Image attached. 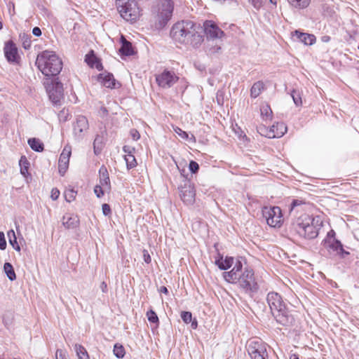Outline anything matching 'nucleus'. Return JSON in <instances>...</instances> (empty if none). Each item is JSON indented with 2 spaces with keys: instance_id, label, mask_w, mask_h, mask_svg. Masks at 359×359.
<instances>
[{
  "instance_id": "1",
  "label": "nucleus",
  "mask_w": 359,
  "mask_h": 359,
  "mask_svg": "<svg viewBox=\"0 0 359 359\" xmlns=\"http://www.w3.org/2000/svg\"><path fill=\"white\" fill-rule=\"evenodd\" d=\"M171 38L177 43L199 47L203 42L202 27L191 20L176 22L170 30Z\"/></svg>"
},
{
  "instance_id": "2",
  "label": "nucleus",
  "mask_w": 359,
  "mask_h": 359,
  "mask_svg": "<svg viewBox=\"0 0 359 359\" xmlns=\"http://www.w3.org/2000/svg\"><path fill=\"white\" fill-rule=\"evenodd\" d=\"M223 276L229 283H238L240 288L250 296L259 289L253 270L250 268L243 270V264L239 259L236 260L233 269L230 271L224 272Z\"/></svg>"
},
{
  "instance_id": "3",
  "label": "nucleus",
  "mask_w": 359,
  "mask_h": 359,
  "mask_svg": "<svg viewBox=\"0 0 359 359\" xmlns=\"http://www.w3.org/2000/svg\"><path fill=\"white\" fill-rule=\"evenodd\" d=\"M322 221L318 217L303 215L297 218L291 224V229L301 238L314 239L322 227Z\"/></svg>"
},
{
  "instance_id": "4",
  "label": "nucleus",
  "mask_w": 359,
  "mask_h": 359,
  "mask_svg": "<svg viewBox=\"0 0 359 359\" xmlns=\"http://www.w3.org/2000/svg\"><path fill=\"white\" fill-rule=\"evenodd\" d=\"M266 302L271 310V313L277 323L287 326L293 321V317L289 314L286 304L282 297L278 292H271L266 296Z\"/></svg>"
},
{
  "instance_id": "5",
  "label": "nucleus",
  "mask_w": 359,
  "mask_h": 359,
  "mask_svg": "<svg viewBox=\"0 0 359 359\" xmlns=\"http://www.w3.org/2000/svg\"><path fill=\"white\" fill-rule=\"evenodd\" d=\"M36 65L48 77L57 75L62 69V60L54 52L48 50L38 55Z\"/></svg>"
},
{
  "instance_id": "6",
  "label": "nucleus",
  "mask_w": 359,
  "mask_h": 359,
  "mask_svg": "<svg viewBox=\"0 0 359 359\" xmlns=\"http://www.w3.org/2000/svg\"><path fill=\"white\" fill-rule=\"evenodd\" d=\"M116 6L121 16L126 21L135 22L140 16V11L135 1L116 0Z\"/></svg>"
},
{
  "instance_id": "7",
  "label": "nucleus",
  "mask_w": 359,
  "mask_h": 359,
  "mask_svg": "<svg viewBox=\"0 0 359 359\" xmlns=\"http://www.w3.org/2000/svg\"><path fill=\"white\" fill-rule=\"evenodd\" d=\"M174 9V3L172 0H161L157 14L155 16V27L162 29L171 19Z\"/></svg>"
},
{
  "instance_id": "8",
  "label": "nucleus",
  "mask_w": 359,
  "mask_h": 359,
  "mask_svg": "<svg viewBox=\"0 0 359 359\" xmlns=\"http://www.w3.org/2000/svg\"><path fill=\"white\" fill-rule=\"evenodd\" d=\"M44 86L50 100L54 104H60L64 97L63 85L57 79H47Z\"/></svg>"
},
{
  "instance_id": "9",
  "label": "nucleus",
  "mask_w": 359,
  "mask_h": 359,
  "mask_svg": "<svg viewBox=\"0 0 359 359\" xmlns=\"http://www.w3.org/2000/svg\"><path fill=\"white\" fill-rule=\"evenodd\" d=\"M247 349L251 359L268 358L266 344L259 339L250 340Z\"/></svg>"
},
{
  "instance_id": "10",
  "label": "nucleus",
  "mask_w": 359,
  "mask_h": 359,
  "mask_svg": "<svg viewBox=\"0 0 359 359\" xmlns=\"http://www.w3.org/2000/svg\"><path fill=\"white\" fill-rule=\"evenodd\" d=\"M262 215L266 223L271 227H280L283 219L281 209L278 206L264 207L262 209Z\"/></svg>"
},
{
  "instance_id": "11",
  "label": "nucleus",
  "mask_w": 359,
  "mask_h": 359,
  "mask_svg": "<svg viewBox=\"0 0 359 359\" xmlns=\"http://www.w3.org/2000/svg\"><path fill=\"white\" fill-rule=\"evenodd\" d=\"M323 245L330 257L339 256L340 258H345L349 255V252L344 249L341 243L337 239H324Z\"/></svg>"
},
{
  "instance_id": "12",
  "label": "nucleus",
  "mask_w": 359,
  "mask_h": 359,
  "mask_svg": "<svg viewBox=\"0 0 359 359\" xmlns=\"http://www.w3.org/2000/svg\"><path fill=\"white\" fill-rule=\"evenodd\" d=\"M179 78L172 71L165 69L161 74L156 75V81L158 85L163 88L172 87Z\"/></svg>"
},
{
  "instance_id": "13",
  "label": "nucleus",
  "mask_w": 359,
  "mask_h": 359,
  "mask_svg": "<svg viewBox=\"0 0 359 359\" xmlns=\"http://www.w3.org/2000/svg\"><path fill=\"white\" fill-rule=\"evenodd\" d=\"M179 190L180 198L184 203L187 205L194 203L196 194L194 186L189 182H185L179 188Z\"/></svg>"
},
{
  "instance_id": "14",
  "label": "nucleus",
  "mask_w": 359,
  "mask_h": 359,
  "mask_svg": "<svg viewBox=\"0 0 359 359\" xmlns=\"http://www.w3.org/2000/svg\"><path fill=\"white\" fill-rule=\"evenodd\" d=\"M203 29L208 38L221 39L224 35V32L212 20L205 21Z\"/></svg>"
},
{
  "instance_id": "15",
  "label": "nucleus",
  "mask_w": 359,
  "mask_h": 359,
  "mask_svg": "<svg viewBox=\"0 0 359 359\" xmlns=\"http://www.w3.org/2000/svg\"><path fill=\"white\" fill-rule=\"evenodd\" d=\"M89 128L88 119L86 116L79 115L76 117L74 124V134L78 139L84 137Z\"/></svg>"
},
{
  "instance_id": "16",
  "label": "nucleus",
  "mask_w": 359,
  "mask_h": 359,
  "mask_svg": "<svg viewBox=\"0 0 359 359\" xmlns=\"http://www.w3.org/2000/svg\"><path fill=\"white\" fill-rule=\"evenodd\" d=\"M4 52L8 62L18 63L20 56L16 45L13 41H8L5 43Z\"/></svg>"
},
{
  "instance_id": "17",
  "label": "nucleus",
  "mask_w": 359,
  "mask_h": 359,
  "mask_svg": "<svg viewBox=\"0 0 359 359\" xmlns=\"http://www.w3.org/2000/svg\"><path fill=\"white\" fill-rule=\"evenodd\" d=\"M71 147H64L58 161V170L61 176H64L69 167V158L71 156Z\"/></svg>"
},
{
  "instance_id": "18",
  "label": "nucleus",
  "mask_w": 359,
  "mask_h": 359,
  "mask_svg": "<svg viewBox=\"0 0 359 359\" xmlns=\"http://www.w3.org/2000/svg\"><path fill=\"white\" fill-rule=\"evenodd\" d=\"M62 225L67 229H74L79 225L80 221L77 215L67 213L62 219Z\"/></svg>"
},
{
  "instance_id": "19",
  "label": "nucleus",
  "mask_w": 359,
  "mask_h": 359,
  "mask_svg": "<svg viewBox=\"0 0 359 359\" xmlns=\"http://www.w3.org/2000/svg\"><path fill=\"white\" fill-rule=\"evenodd\" d=\"M292 36L296 37L297 40L305 45H312L316 41V38L313 34L301 32L298 30L294 32Z\"/></svg>"
},
{
  "instance_id": "20",
  "label": "nucleus",
  "mask_w": 359,
  "mask_h": 359,
  "mask_svg": "<svg viewBox=\"0 0 359 359\" xmlns=\"http://www.w3.org/2000/svg\"><path fill=\"white\" fill-rule=\"evenodd\" d=\"M99 172L100 175L99 185L103 187L107 192H109L111 189V184L107 168L104 166L101 167Z\"/></svg>"
},
{
  "instance_id": "21",
  "label": "nucleus",
  "mask_w": 359,
  "mask_h": 359,
  "mask_svg": "<svg viewBox=\"0 0 359 359\" xmlns=\"http://www.w3.org/2000/svg\"><path fill=\"white\" fill-rule=\"evenodd\" d=\"M287 132V127L282 123L273 125L271 128L269 138L280 137Z\"/></svg>"
},
{
  "instance_id": "22",
  "label": "nucleus",
  "mask_w": 359,
  "mask_h": 359,
  "mask_svg": "<svg viewBox=\"0 0 359 359\" xmlns=\"http://www.w3.org/2000/svg\"><path fill=\"white\" fill-rule=\"evenodd\" d=\"M98 79L107 88H113L116 87V81L112 74H100Z\"/></svg>"
},
{
  "instance_id": "23",
  "label": "nucleus",
  "mask_w": 359,
  "mask_h": 359,
  "mask_svg": "<svg viewBox=\"0 0 359 359\" xmlns=\"http://www.w3.org/2000/svg\"><path fill=\"white\" fill-rule=\"evenodd\" d=\"M121 47L119 49V52L121 55L126 56H130L134 54V50L132 47V43L127 41L124 36L121 38Z\"/></svg>"
},
{
  "instance_id": "24",
  "label": "nucleus",
  "mask_w": 359,
  "mask_h": 359,
  "mask_svg": "<svg viewBox=\"0 0 359 359\" xmlns=\"http://www.w3.org/2000/svg\"><path fill=\"white\" fill-rule=\"evenodd\" d=\"M235 262L236 261L234 262V259L232 257H226L224 259H223L222 257H220L215 260V264L221 270H226L229 269L232 265L234 266Z\"/></svg>"
},
{
  "instance_id": "25",
  "label": "nucleus",
  "mask_w": 359,
  "mask_h": 359,
  "mask_svg": "<svg viewBox=\"0 0 359 359\" xmlns=\"http://www.w3.org/2000/svg\"><path fill=\"white\" fill-rule=\"evenodd\" d=\"M85 61L91 67H95L99 70L102 67V64L97 60L93 50H91L86 55Z\"/></svg>"
},
{
  "instance_id": "26",
  "label": "nucleus",
  "mask_w": 359,
  "mask_h": 359,
  "mask_svg": "<svg viewBox=\"0 0 359 359\" xmlns=\"http://www.w3.org/2000/svg\"><path fill=\"white\" fill-rule=\"evenodd\" d=\"M264 89V83L262 81L255 82L250 89V96L253 98L257 97Z\"/></svg>"
},
{
  "instance_id": "27",
  "label": "nucleus",
  "mask_w": 359,
  "mask_h": 359,
  "mask_svg": "<svg viewBox=\"0 0 359 359\" xmlns=\"http://www.w3.org/2000/svg\"><path fill=\"white\" fill-rule=\"evenodd\" d=\"M28 144L35 151L41 152L43 150V144L39 139L30 138L28 140Z\"/></svg>"
},
{
  "instance_id": "28",
  "label": "nucleus",
  "mask_w": 359,
  "mask_h": 359,
  "mask_svg": "<svg viewBox=\"0 0 359 359\" xmlns=\"http://www.w3.org/2000/svg\"><path fill=\"white\" fill-rule=\"evenodd\" d=\"M8 237L10 245L18 252L20 251V246L17 241V237L15 236V231L11 229L8 231Z\"/></svg>"
},
{
  "instance_id": "29",
  "label": "nucleus",
  "mask_w": 359,
  "mask_h": 359,
  "mask_svg": "<svg viewBox=\"0 0 359 359\" xmlns=\"http://www.w3.org/2000/svg\"><path fill=\"white\" fill-rule=\"evenodd\" d=\"M74 350L79 359H90L86 349L82 345L76 344Z\"/></svg>"
},
{
  "instance_id": "30",
  "label": "nucleus",
  "mask_w": 359,
  "mask_h": 359,
  "mask_svg": "<svg viewBox=\"0 0 359 359\" xmlns=\"http://www.w3.org/2000/svg\"><path fill=\"white\" fill-rule=\"evenodd\" d=\"M293 8L303 9L309 5L310 0H287Z\"/></svg>"
},
{
  "instance_id": "31",
  "label": "nucleus",
  "mask_w": 359,
  "mask_h": 359,
  "mask_svg": "<svg viewBox=\"0 0 359 359\" xmlns=\"http://www.w3.org/2000/svg\"><path fill=\"white\" fill-rule=\"evenodd\" d=\"M4 270L8 278L13 281L16 279V275L13 266L9 262H6L4 265Z\"/></svg>"
},
{
  "instance_id": "32",
  "label": "nucleus",
  "mask_w": 359,
  "mask_h": 359,
  "mask_svg": "<svg viewBox=\"0 0 359 359\" xmlns=\"http://www.w3.org/2000/svg\"><path fill=\"white\" fill-rule=\"evenodd\" d=\"M19 165L20 166L21 174L26 177L28 174L29 163L25 156H21L19 161Z\"/></svg>"
},
{
  "instance_id": "33",
  "label": "nucleus",
  "mask_w": 359,
  "mask_h": 359,
  "mask_svg": "<svg viewBox=\"0 0 359 359\" xmlns=\"http://www.w3.org/2000/svg\"><path fill=\"white\" fill-rule=\"evenodd\" d=\"M261 115L265 120H270L272 117V110L269 105L266 104L261 108Z\"/></svg>"
},
{
  "instance_id": "34",
  "label": "nucleus",
  "mask_w": 359,
  "mask_h": 359,
  "mask_svg": "<svg viewBox=\"0 0 359 359\" xmlns=\"http://www.w3.org/2000/svg\"><path fill=\"white\" fill-rule=\"evenodd\" d=\"M114 355L118 358H123L126 354L124 347L120 344H116L113 350Z\"/></svg>"
},
{
  "instance_id": "35",
  "label": "nucleus",
  "mask_w": 359,
  "mask_h": 359,
  "mask_svg": "<svg viewBox=\"0 0 359 359\" xmlns=\"http://www.w3.org/2000/svg\"><path fill=\"white\" fill-rule=\"evenodd\" d=\"M124 158L128 169L133 168L137 165V161L133 154L125 155Z\"/></svg>"
},
{
  "instance_id": "36",
  "label": "nucleus",
  "mask_w": 359,
  "mask_h": 359,
  "mask_svg": "<svg viewBox=\"0 0 359 359\" xmlns=\"http://www.w3.org/2000/svg\"><path fill=\"white\" fill-rule=\"evenodd\" d=\"M291 97L296 106L299 107L302 104V97L299 91L293 90L291 93Z\"/></svg>"
},
{
  "instance_id": "37",
  "label": "nucleus",
  "mask_w": 359,
  "mask_h": 359,
  "mask_svg": "<svg viewBox=\"0 0 359 359\" xmlns=\"http://www.w3.org/2000/svg\"><path fill=\"white\" fill-rule=\"evenodd\" d=\"M147 316L148 320L150 323H158V318L156 312L154 311L153 310L151 309L149 311H147Z\"/></svg>"
},
{
  "instance_id": "38",
  "label": "nucleus",
  "mask_w": 359,
  "mask_h": 359,
  "mask_svg": "<svg viewBox=\"0 0 359 359\" xmlns=\"http://www.w3.org/2000/svg\"><path fill=\"white\" fill-rule=\"evenodd\" d=\"M76 192L73 189L67 190L65 192V200L70 203L73 201L76 198Z\"/></svg>"
},
{
  "instance_id": "39",
  "label": "nucleus",
  "mask_w": 359,
  "mask_h": 359,
  "mask_svg": "<svg viewBox=\"0 0 359 359\" xmlns=\"http://www.w3.org/2000/svg\"><path fill=\"white\" fill-rule=\"evenodd\" d=\"M173 130L175 133L178 135L180 137H182L183 140H188L189 139V135L187 132L182 130L179 127H174Z\"/></svg>"
},
{
  "instance_id": "40",
  "label": "nucleus",
  "mask_w": 359,
  "mask_h": 359,
  "mask_svg": "<svg viewBox=\"0 0 359 359\" xmlns=\"http://www.w3.org/2000/svg\"><path fill=\"white\" fill-rule=\"evenodd\" d=\"M181 318L185 323H189L192 320V314L189 311H182L181 313Z\"/></svg>"
},
{
  "instance_id": "41",
  "label": "nucleus",
  "mask_w": 359,
  "mask_h": 359,
  "mask_svg": "<svg viewBox=\"0 0 359 359\" xmlns=\"http://www.w3.org/2000/svg\"><path fill=\"white\" fill-rule=\"evenodd\" d=\"M306 203L305 201L303 199L297 198L293 199L290 204V211L294 209L296 207L301 206Z\"/></svg>"
},
{
  "instance_id": "42",
  "label": "nucleus",
  "mask_w": 359,
  "mask_h": 359,
  "mask_svg": "<svg viewBox=\"0 0 359 359\" xmlns=\"http://www.w3.org/2000/svg\"><path fill=\"white\" fill-rule=\"evenodd\" d=\"M94 192L97 198H101L104 196V192H107V191L103 188V187L97 184L94 188Z\"/></svg>"
},
{
  "instance_id": "43",
  "label": "nucleus",
  "mask_w": 359,
  "mask_h": 359,
  "mask_svg": "<svg viewBox=\"0 0 359 359\" xmlns=\"http://www.w3.org/2000/svg\"><path fill=\"white\" fill-rule=\"evenodd\" d=\"M189 169L191 173H196L199 170V165L196 161H191L189 164Z\"/></svg>"
},
{
  "instance_id": "44",
  "label": "nucleus",
  "mask_w": 359,
  "mask_h": 359,
  "mask_svg": "<svg viewBox=\"0 0 359 359\" xmlns=\"http://www.w3.org/2000/svg\"><path fill=\"white\" fill-rule=\"evenodd\" d=\"M56 359H67V353L61 349L57 350L55 353Z\"/></svg>"
},
{
  "instance_id": "45",
  "label": "nucleus",
  "mask_w": 359,
  "mask_h": 359,
  "mask_svg": "<svg viewBox=\"0 0 359 359\" xmlns=\"http://www.w3.org/2000/svg\"><path fill=\"white\" fill-rule=\"evenodd\" d=\"M6 248V241L5 238L4 233L0 231V249L4 250Z\"/></svg>"
},
{
  "instance_id": "46",
  "label": "nucleus",
  "mask_w": 359,
  "mask_h": 359,
  "mask_svg": "<svg viewBox=\"0 0 359 359\" xmlns=\"http://www.w3.org/2000/svg\"><path fill=\"white\" fill-rule=\"evenodd\" d=\"M102 213L104 216H109L111 214V210L109 205L104 203L102 205Z\"/></svg>"
},
{
  "instance_id": "47",
  "label": "nucleus",
  "mask_w": 359,
  "mask_h": 359,
  "mask_svg": "<svg viewBox=\"0 0 359 359\" xmlns=\"http://www.w3.org/2000/svg\"><path fill=\"white\" fill-rule=\"evenodd\" d=\"M123 151L125 154H126V155L133 154V151H135V148L125 145L123 147Z\"/></svg>"
},
{
  "instance_id": "48",
  "label": "nucleus",
  "mask_w": 359,
  "mask_h": 359,
  "mask_svg": "<svg viewBox=\"0 0 359 359\" xmlns=\"http://www.w3.org/2000/svg\"><path fill=\"white\" fill-rule=\"evenodd\" d=\"M143 258H144V261L147 264H149L151 262V258L147 250H143Z\"/></svg>"
},
{
  "instance_id": "49",
  "label": "nucleus",
  "mask_w": 359,
  "mask_h": 359,
  "mask_svg": "<svg viewBox=\"0 0 359 359\" xmlns=\"http://www.w3.org/2000/svg\"><path fill=\"white\" fill-rule=\"evenodd\" d=\"M130 133L134 140H137L140 137V135L136 129H132Z\"/></svg>"
},
{
  "instance_id": "50",
  "label": "nucleus",
  "mask_w": 359,
  "mask_h": 359,
  "mask_svg": "<svg viewBox=\"0 0 359 359\" xmlns=\"http://www.w3.org/2000/svg\"><path fill=\"white\" fill-rule=\"evenodd\" d=\"M250 1L257 9H259L262 5V0H250Z\"/></svg>"
},
{
  "instance_id": "51",
  "label": "nucleus",
  "mask_w": 359,
  "mask_h": 359,
  "mask_svg": "<svg viewBox=\"0 0 359 359\" xmlns=\"http://www.w3.org/2000/svg\"><path fill=\"white\" fill-rule=\"evenodd\" d=\"M68 114L65 111V109L62 110L59 114L60 120H62L66 121L67 120Z\"/></svg>"
},
{
  "instance_id": "52",
  "label": "nucleus",
  "mask_w": 359,
  "mask_h": 359,
  "mask_svg": "<svg viewBox=\"0 0 359 359\" xmlns=\"http://www.w3.org/2000/svg\"><path fill=\"white\" fill-rule=\"evenodd\" d=\"M60 196V191L57 189H53L51 191V198L53 200H56Z\"/></svg>"
},
{
  "instance_id": "53",
  "label": "nucleus",
  "mask_w": 359,
  "mask_h": 359,
  "mask_svg": "<svg viewBox=\"0 0 359 359\" xmlns=\"http://www.w3.org/2000/svg\"><path fill=\"white\" fill-rule=\"evenodd\" d=\"M32 34L36 36H40L41 35V30L39 27H35L32 29Z\"/></svg>"
},
{
  "instance_id": "54",
  "label": "nucleus",
  "mask_w": 359,
  "mask_h": 359,
  "mask_svg": "<svg viewBox=\"0 0 359 359\" xmlns=\"http://www.w3.org/2000/svg\"><path fill=\"white\" fill-rule=\"evenodd\" d=\"M334 236H335V232L333 231V230H331L327 234V236L325 239H330V240H332V239H336L334 238Z\"/></svg>"
},
{
  "instance_id": "55",
  "label": "nucleus",
  "mask_w": 359,
  "mask_h": 359,
  "mask_svg": "<svg viewBox=\"0 0 359 359\" xmlns=\"http://www.w3.org/2000/svg\"><path fill=\"white\" fill-rule=\"evenodd\" d=\"M100 288L103 292H106L107 290V285L105 282H102L100 285Z\"/></svg>"
},
{
  "instance_id": "56",
  "label": "nucleus",
  "mask_w": 359,
  "mask_h": 359,
  "mask_svg": "<svg viewBox=\"0 0 359 359\" xmlns=\"http://www.w3.org/2000/svg\"><path fill=\"white\" fill-rule=\"evenodd\" d=\"M100 112L102 113V116H106L108 114V111L104 107L100 108Z\"/></svg>"
},
{
  "instance_id": "57",
  "label": "nucleus",
  "mask_w": 359,
  "mask_h": 359,
  "mask_svg": "<svg viewBox=\"0 0 359 359\" xmlns=\"http://www.w3.org/2000/svg\"><path fill=\"white\" fill-rule=\"evenodd\" d=\"M159 292H161V293H164V294H168V288L165 286H162L160 287L159 289Z\"/></svg>"
},
{
  "instance_id": "58",
  "label": "nucleus",
  "mask_w": 359,
  "mask_h": 359,
  "mask_svg": "<svg viewBox=\"0 0 359 359\" xmlns=\"http://www.w3.org/2000/svg\"><path fill=\"white\" fill-rule=\"evenodd\" d=\"M191 327L192 329L195 330L197 328V326H198V323H197V320L196 319H194V320H191Z\"/></svg>"
},
{
  "instance_id": "59",
  "label": "nucleus",
  "mask_w": 359,
  "mask_h": 359,
  "mask_svg": "<svg viewBox=\"0 0 359 359\" xmlns=\"http://www.w3.org/2000/svg\"><path fill=\"white\" fill-rule=\"evenodd\" d=\"M290 359H299L298 355H296V354H292L291 356H290Z\"/></svg>"
},
{
  "instance_id": "60",
  "label": "nucleus",
  "mask_w": 359,
  "mask_h": 359,
  "mask_svg": "<svg viewBox=\"0 0 359 359\" xmlns=\"http://www.w3.org/2000/svg\"><path fill=\"white\" fill-rule=\"evenodd\" d=\"M278 0H269L270 3L272 4L274 6L277 5V2Z\"/></svg>"
},
{
  "instance_id": "61",
  "label": "nucleus",
  "mask_w": 359,
  "mask_h": 359,
  "mask_svg": "<svg viewBox=\"0 0 359 359\" xmlns=\"http://www.w3.org/2000/svg\"><path fill=\"white\" fill-rule=\"evenodd\" d=\"M23 46H24V48H27L30 46V44L29 43L27 44V45H25V41L23 43Z\"/></svg>"
},
{
  "instance_id": "62",
  "label": "nucleus",
  "mask_w": 359,
  "mask_h": 359,
  "mask_svg": "<svg viewBox=\"0 0 359 359\" xmlns=\"http://www.w3.org/2000/svg\"><path fill=\"white\" fill-rule=\"evenodd\" d=\"M97 140V138H96V139L95 140V141H94V149H95V154H96V152H97V151H96V149H95V144H96Z\"/></svg>"
},
{
  "instance_id": "63",
  "label": "nucleus",
  "mask_w": 359,
  "mask_h": 359,
  "mask_svg": "<svg viewBox=\"0 0 359 359\" xmlns=\"http://www.w3.org/2000/svg\"><path fill=\"white\" fill-rule=\"evenodd\" d=\"M326 38L327 39H325V36H323V39H325L324 41H327L329 40V39H330L329 36H327Z\"/></svg>"
},
{
  "instance_id": "64",
  "label": "nucleus",
  "mask_w": 359,
  "mask_h": 359,
  "mask_svg": "<svg viewBox=\"0 0 359 359\" xmlns=\"http://www.w3.org/2000/svg\"><path fill=\"white\" fill-rule=\"evenodd\" d=\"M326 38L327 39H325V36H323V39H325L324 41H327L329 40V39H330L329 36H327Z\"/></svg>"
}]
</instances>
